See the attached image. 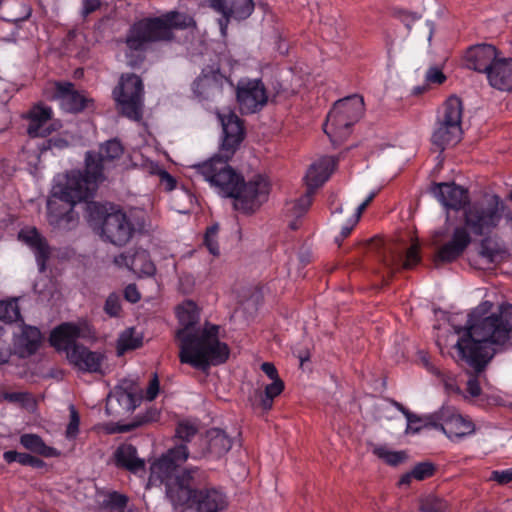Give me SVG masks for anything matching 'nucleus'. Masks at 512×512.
I'll return each mask as SVG.
<instances>
[{"label": "nucleus", "mask_w": 512, "mask_h": 512, "mask_svg": "<svg viewBox=\"0 0 512 512\" xmlns=\"http://www.w3.org/2000/svg\"><path fill=\"white\" fill-rule=\"evenodd\" d=\"M222 125V142L219 152L209 160L195 165L196 171L224 197L234 199V208L244 214H252L268 199L270 184L258 174L247 182L237 173L229 161L245 137L243 121L234 113H218Z\"/></svg>", "instance_id": "obj_1"}, {"label": "nucleus", "mask_w": 512, "mask_h": 512, "mask_svg": "<svg viewBox=\"0 0 512 512\" xmlns=\"http://www.w3.org/2000/svg\"><path fill=\"white\" fill-rule=\"evenodd\" d=\"M177 318L181 328L175 333L179 343V360L201 371L225 363L230 355L229 346L219 340V325L206 323L198 326L200 310L191 300L177 307Z\"/></svg>", "instance_id": "obj_2"}, {"label": "nucleus", "mask_w": 512, "mask_h": 512, "mask_svg": "<svg viewBox=\"0 0 512 512\" xmlns=\"http://www.w3.org/2000/svg\"><path fill=\"white\" fill-rule=\"evenodd\" d=\"M475 314L469 315L465 334L459 338L456 347L475 372H482L496 350L491 345H503L512 334V304H502L498 313L474 321Z\"/></svg>", "instance_id": "obj_3"}, {"label": "nucleus", "mask_w": 512, "mask_h": 512, "mask_svg": "<svg viewBox=\"0 0 512 512\" xmlns=\"http://www.w3.org/2000/svg\"><path fill=\"white\" fill-rule=\"evenodd\" d=\"M94 192L81 170L68 172L64 183H57L52 188V197L47 202L49 224L60 230L73 229L79 220L74 211L75 204L89 200Z\"/></svg>", "instance_id": "obj_4"}, {"label": "nucleus", "mask_w": 512, "mask_h": 512, "mask_svg": "<svg viewBox=\"0 0 512 512\" xmlns=\"http://www.w3.org/2000/svg\"><path fill=\"white\" fill-rule=\"evenodd\" d=\"M194 24L193 18L177 11H171L159 17H146L133 23L126 35L125 43L131 52H138L136 59L127 54L132 67L139 66L144 56L142 53L150 43L170 40L173 29H185Z\"/></svg>", "instance_id": "obj_5"}, {"label": "nucleus", "mask_w": 512, "mask_h": 512, "mask_svg": "<svg viewBox=\"0 0 512 512\" xmlns=\"http://www.w3.org/2000/svg\"><path fill=\"white\" fill-rule=\"evenodd\" d=\"M204 473L196 476L193 483L175 479L168 484V499L174 506H187L194 512H223L228 507V497L214 486L201 487Z\"/></svg>", "instance_id": "obj_6"}, {"label": "nucleus", "mask_w": 512, "mask_h": 512, "mask_svg": "<svg viewBox=\"0 0 512 512\" xmlns=\"http://www.w3.org/2000/svg\"><path fill=\"white\" fill-rule=\"evenodd\" d=\"M502 216L512 222V196L504 205L499 196L494 195L482 202L469 205L464 211L465 228L476 236H483L497 227Z\"/></svg>", "instance_id": "obj_7"}, {"label": "nucleus", "mask_w": 512, "mask_h": 512, "mask_svg": "<svg viewBox=\"0 0 512 512\" xmlns=\"http://www.w3.org/2000/svg\"><path fill=\"white\" fill-rule=\"evenodd\" d=\"M364 100L360 95H352L336 101L329 111L323 126L325 134L332 142L349 136L351 127L361 118Z\"/></svg>", "instance_id": "obj_8"}, {"label": "nucleus", "mask_w": 512, "mask_h": 512, "mask_svg": "<svg viewBox=\"0 0 512 512\" xmlns=\"http://www.w3.org/2000/svg\"><path fill=\"white\" fill-rule=\"evenodd\" d=\"M463 102L456 95L449 96L442 105L431 141L440 150L453 146L461 138Z\"/></svg>", "instance_id": "obj_9"}, {"label": "nucleus", "mask_w": 512, "mask_h": 512, "mask_svg": "<svg viewBox=\"0 0 512 512\" xmlns=\"http://www.w3.org/2000/svg\"><path fill=\"white\" fill-rule=\"evenodd\" d=\"M189 456L188 448L185 444H179L169 449L160 458L151 465V477L160 480L165 485L166 496L168 497V484L175 479L185 480L191 483L196 476L203 474L199 468L184 469L181 473H176L177 468L187 460Z\"/></svg>", "instance_id": "obj_10"}, {"label": "nucleus", "mask_w": 512, "mask_h": 512, "mask_svg": "<svg viewBox=\"0 0 512 512\" xmlns=\"http://www.w3.org/2000/svg\"><path fill=\"white\" fill-rule=\"evenodd\" d=\"M112 94L121 115L136 122L142 119L144 85L138 75L123 74Z\"/></svg>", "instance_id": "obj_11"}, {"label": "nucleus", "mask_w": 512, "mask_h": 512, "mask_svg": "<svg viewBox=\"0 0 512 512\" xmlns=\"http://www.w3.org/2000/svg\"><path fill=\"white\" fill-rule=\"evenodd\" d=\"M123 154V147L117 139L108 140L99 147V151H87L83 178L96 190L97 184L104 179L103 172L109 169L116 159Z\"/></svg>", "instance_id": "obj_12"}, {"label": "nucleus", "mask_w": 512, "mask_h": 512, "mask_svg": "<svg viewBox=\"0 0 512 512\" xmlns=\"http://www.w3.org/2000/svg\"><path fill=\"white\" fill-rule=\"evenodd\" d=\"M425 426L442 431L449 439H462L475 432L474 423L459 414L453 407L425 415Z\"/></svg>", "instance_id": "obj_13"}, {"label": "nucleus", "mask_w": 512, "mask_h": 512, "mask_svg": "<svg viewBox=\"0 0 512 512\" xmlns=\"http://www.w3.org/2000/svg\"><path fill=\"white\" fill-rule=\"evenodd\" d=\"M225 83L232 85L229 78L221 73L219 66L208 65L194 80L192 90L199 102H215L222 96Z\"/></svg>", "instance_id": "obj_14"}, {"label": "nucleus", "mask_w": 512, "mask_h": 512, "mask_svg": "<svg viewBox=\"0 0 512 512\" xmlns=\"http://www.w3.org/2000/svg\"><path fill=\"white\" fill-rule=\"evenodd\" d=\"M236 99L242 114H252L261 110L268 101L262 80L241 78L236 87Z\"/></svg>", "instance_id": "obj_15"}, {"label": "nucleus", "mask_w": 512, "mask_h": 512, "mask_svg": "<svg viewBox=\"0 0 512 512\" xmlns=\"http://www.w3.org/2000/svg\"><path fill=\"white\" fill-rule=\"evenodd\" d=\"M27 134L31 138H45L62 128L59 120L53 118L51 107L36 104L27 113Z\"/></svg>", "instance_id": "obj_16"}, {"label": "nucleus", "mask_w": 512, "mask_h": 512, "mask_svg": "<svg viewBox=\"0 0 512 512\" xmlns=\"http://www.w3.org/2000/svg\"><path fill=\"white\" fill-rule=\"evenodd\" d=\"M209 6L222 15L218 20L221 35L226 36L231 19L245 20L254 11L253 0H207Z\"/></svg>", "instance_id": "obj_17"}, {"label": "nucleus", "mask_w": 512, "mask_h": 512, "mask_svg": "<svg viewBox=\"0 0 512 512\" xmlns=\"http://www.w3.org/2000/svg\"><path fill=\"white\" fill-rule=\"evenodd\" d=\"M134 231V225L121 210L113 211L104 217L102 235L116 246L125 245Z\"/></svg>", "instance_id": "obj_18"}, {"label": "nucleus", "mask_w": 512, "mask_h": 512, "mask_svg": "<svg viewBox=\"0 0 512 512\" xmlns=\"http://www.w3.org/2000/svg\"><path fill=\"white\" fill-rule=\"evenodd\" d=\"M142 396L136 389L129 385L116 386L108 395L106 400V412L110 416H121L133 412L141 403Z\"/></svg>", "instance_id": "obj_19"}, {"label": "nucleus", "mask_w": 512, "mask_h": 512, "mask_svg": "<svg viewBox=\"0 0 512 512\" xmlns=\"http://www.w3.org/2000/svg\"><path fill=\"white\" fill-rule=\"evenodd\" d=\"M55 95L61 108L73 114L84 111L89 103L93 102L91 98L76 90L75 85L71 82H57Z\"/></svg>", "instance_id": "obj_20"}, {"label": "nucleus", "mask_w": 512, "mask_h": 512, "mask_svg": "<svg viewBox=\"0 0 512 512\" xmlns=\"http://www.w3.org/2000/svg\"><path fill=\"white\" fill-rule=\"evenodd\" d=\"M18 239L26 244L35 254L40 272L46 270V263L50 259L51 249L44 236L35 227H26L19 231Z\"/></svg>", "instance_id": "obj_21"}, {"label": "nucleus", "mask_w": 512, "mask_h": 512, "mask_svg": "<svg viewBox=\"0 0 512 512\" xmlns=\"http://www.w3.org/2000/svg\"><path fill=\"white\" fill-rule=\"evenodd\" d=\"M498 59V50L491 44H479L470 47L465 55L466 66L474 71L488 75Z\"/></svg>", "instance_id": "obj_22"}, {"label": "nucleus", "mask_w": 512, "mask_h": 512, "mask_svg": "<svg viewBox=\"0 0 512 512\" xmlns=\"http://www.w3.org/2000/svg\"><path fill=\"white\" fill-rule=\"evenodd\" d=\"M105 356L98 351H91L84 345L75 346L68 351V360L80 371L102 373Z\"/></svg>", "instance_id": "obj_23"}, {"label": "nucleus", "mask_w": 512, "mask_h": 512, "mask_svg": "<svg viewBox=\"0 0 512 512\" xmlns=\"http://www.w3.org/2000/svg\"><path fill=\"white\" fill-rule=\"evenodd\" d=\"M432 191L439 202L447 209L458 211L469 203L467 190L455 183L435 184Z\"/></svg>", "instance_id": "obj_24"}, {"label": "nucleus", "mask_w": 512, "mask_h": 512, "mask_svg": "<svg viewBox=\"0 0 512 512\" xmlns=\"http://www.w3.org/2000/svg\"><path fill=\"white\" fill-rule=\"evenodd\" d=\"M471 243L467 229L458 226L454 229L451 239L437 251L436 257L442 262H452L458 259Z\"/></svg>", "instance_id": "obj_25"}, {"label": "nucleus", "mask_w": 512, "mask_h": 512, "mask_svg": "<svg viewBox=\"0 0 512 512\" xmlns=\"http://www.w3.org/2000/svg\"><path fill=\"white\" fill-rule=\"evenodd\" d=\"M80 336L81 329L77 324L64 322L51 331L49 343L57 351H65L68 355V351L73 349V347L81 345L77 343V339Z\"/></svg>", "instance_id": "obj_26"}, {"label": "nucleus", "mask_w": 512, "mask_h": 512, "mask_svg": "<svg viewBox=\"0 0 512 512\" xmlns=\"http://www.w3.org/2000/svg\"><path fill=\"white\" fill-rule=\"evenodd\" d=\"M113 462L117 468L133 474L145 472V461L138 456L137 448L130 443H122L116 448Z\"/></svg>", "instance_id": "obj_27"}, {"label": "nucleus", "mask_w": 512, "mask_h": 512, "mask_svg": "<svg viewBox=\"0 0 512 512\" xmlns=\"http://www.w3.org/2000/svg\"><path fill=\"white\" fill-rule=\"evenodd\" d=\"M335 166V161L331 157H323L312 163L305 175L307 189L314 193L330 177Z\"/></svg>", "instance_id": "obj_28"}, {"label": "nucleus", "mask_w": 512, "mask_h": 512, "mask_svg": "<svg viewBox=\"0 0 512 512\" xmlns=\"http://www.w3.org/2000/svg\"><path fill=\"white\" fill-rule=\"evenodd\" d=\"M489 84L502 91L512 90V58H499L488 72Z\"/></svg>", "instance_id": "obj_29"}, {"label": "nucleus", "mask_w": 512, "mask_h": 512, "mask_svg": "<svg viewBox=\"0 0 512 512\" xmlns=\"http://www.w3.org/2000/svg\"><path fill=\"white\" fill-rule=\"evenodd\" d=\"M115 263L145 276H152L156 271L146 250H137L133 255L121 254L115 258Z\"/></svg>", "instance_id": "obj_30"}, {"label": "nucleus", "mask_w": 512, "mask_h": 512, "mask_svg": "<svg viewBox=\"0 0 512 512\" xmlns=\"http://www.w3.org/2000/svg\"><path fill=\"white\" fill-rule=\"evenodd\" d=\"M231 447L232 440L225 431L219 428H212L207 431V448L209 453L220 457L226 454Z\"/></svg>", "instance_id": "obj_31"}, {"label": "nucleus", "mask_w": 512, "mask_h": 512, "mask_svg": "<svg viewBox=\"0 0 512 512\" xmlns=\"http://www.w3.org/2000/svg\"><path fill=\"white\" fill-rule=\"evenodd\" d=\"M42 340V335L37 327L23 325L22 333L19 338V344L25 351L32 355L39 349Z\"/></svg>", "instance_id": "obj_32"}, {"label": "nucleus", "mask_w": 512, "mask_h": 512, "mask_svg": "<svg viewBox=\"0 0 512 512\" xmlns=\"http://www.w3.org/2000/svg\"><path fill=\"white\" fill-rule=\"evenodd\" d=\"M21 445L27 450L45 456L51 457L56 455L54 448L47 446L42 438L36 434H23L20 437Z\"/></svg>", "instance_id": "obj_33"}, {"label": "nucleus", "mask_w": 512, "mask_h": 512, "mask_svg": "<svg viewBox=\"0 0 512 512\" xmlns=\"http://www.w3.org/2000/svg\"><path fill=\"white\" fill-rule=\"evenodd\" d=\"M69 141L63 134L49 135L42 138V141L37 144L39 155H45L47 152L56 155L57 153L68 148Z\"/></svg>", "instance_id": "obj_34"}, {"label": "nucleus", "mask_w": 512, "mask_h": 512, "mask_svg": "<svg viewBox=\"0 0 512 512\" xmlns=\"http://www.w3.org/2000/svg\"><path fill=\"white\" fill-rule=\"evenodd\" d=\"M284 388L285 385L281 379H274L272 383L265 387L264 393L260 394L259 401V406L264 412L272 409L274 399L283 392Z\"/></svg>", "instance_id": "obj_35"}, {"label": "nucleus", "mask_w": 512, "mask_h": 512, "mask_svg": "<svg viewBox=\"0 0 512 512\" xmlns=\"http://www.w3.org/2000/svg\"><path fill=\"white\" fill-rule=\"evenodd\" d=\"M0 321L5 323L23 322L17 299L0 301Z\"/></svg>", "instance_id": "obj_36"}, {"label": "nucleus", "mask_w": 512, "mask_h": 512, "mask_svg": "<svg viewBox=\"0 0 512 512\" xmlns=\"http://www.w3.org/2000/svg\"><path fill=\"white\" fill-rule=\"evenodd\" d=\"M393 407H395L399 412H401L407 420L406 434H417L421 431V427H414V423H420L425 421V415L419 416L413 412H411L408 408H406L402 403L392 399L390 401Z\"/></svg>", "instance_id": "obj_37"}, {"label": "nucleus", "mask_w": 512, "mask_h": 512, "mask_svg": "<svg viewBox=\"0 0 512 512\" xmlns=\"http://www.w3.org/2000/svg\"><path fill=\"white\" fill-rule=\"evenodd\" d=\"M373 453L390 466H397L407 458L404 451H391L383 445L375 446L373 448Z\"/></svg>", "instance_id": "obj_38"}, {"label": "nucleus", "mask_w": 512, "mask_h": 512, "mask_svg": "<svg viewBox=\"0 0 512 512\" xmlns=\"http://www.w3.org/2000/svg\"><path fill=\"white\" fill-rule=\"evenodd\" d=\"M142 346V337L135 335L134 329L130 328L123 332L119 338L118 348L121 351L135 350Z\"/></svg>", "instance_id": "obj_39"}, {"label": "nucleus", "mask_w": 512, "mask_h": 512, "mask_svg": "<svg viewBox=\"0 0 512 512\" xmlns=\"http://www.w3.org/2000/svg\"><path fill=\"white\" fill-rule=\"evenodd\" d=\"M127 503V496L116 491L108 493L103 500L104 506L111 511H123L126 508Z\"/></svg>", "instance_id": "obj_40"}, {"label": "nucleus", "mask_w": 512, "mask_h": 512, "mask_svg": "<svg viewBox=\"0 0 512 512\" xmlns=\"http://www.w3.org/2000/svg\"><path fill=\"white\" fill-rule=\"evenodd\" d=\"M87 202V212H88V220L92 225L103 226L104 217L109 214L105 208V206L101 205L97 202Z\"/></svg>", "instance_id": "obj_41"}, {"label": "nucleus", "mask_w": 512, "mask_h": 512, "mask_svg": "<svg viewBox=\"0 0 512 512\" xmlns=\"http://www.w3.org/2000/svg\"><path fill=\"white\" fill-rule=\"evenodd\" d=\"M218 230L219 226L217 224H214L207 228L204 235V245L207 247L208 251L214 256H218L220 254L219 245L217 242Z\"/></svg>", "instance_id": "obj_42"}, {"label": "nucleus", "mask_w": 512, "mask_h": 512, "mask_svg": "<svg viewBox=\"0 0 512 512\" xmlns=\"http://www.w3.org/2000/svg\"><path fill=\"white\" fill-rule=\"evenodd\" d=\"M421 262L420 248L417 244L411 245L404 258L401 259V267L403 269H413Z\"/></svg>", "instance_id": "obj_43"}, {"label": "nucleus", "mask_w": 512, "mask_h": 512, "mask_svg": "<svg viewBox=\"0 0 512 512\" xmlns=\"http://www.w3.org/2000/svg\"><path fill=\"white\" fill-rule=\"evenodd\" d=\"M104 312L110 317H119L122 312L121 297L117 293H111L104 304Z\"/></svg>", "instance_id": "obj_44"}, {"label": "nucleus", "mask_w": 512, "mask_h": 512, "mask_svg": "<svg viewBox=\"0 0 512 512\" xmlns=\"http://www.w3.org/2000/svg\"><path fill=\"white\" fill-rule=\"evenodd\" d=\"M196 434L197 428L188 422H180L175 430V437L182 441V444L190 442Z\"/></svg>", "instance_id": "obj_45"}, {"label": "nucleus", "mask_w": 512, "mask_h": 512, "mask_svg": "<svg viewBox=\"0 0 512 512\" xmlns=\"http://www.w3.org/2000/svg\"><path fill=\"white\" fill-rule=\"evenodd\" d=\"M411 472L414 479L422 481L434 475L435 466L431 462H420L413 467Z\"/></svg>", "instance_id": "obj_46"}, {"label": "nucleus", "mask_w": 512, "mask_h": 512, "mask_svg": "<svg viewBox=\"0 0 512 512\" xmlns=\"http://www.w3.org/2000/svg\"><path fill=\"white\" fill-rule=\"evenodd\" d=\"M70 420L66 428V438L75 439L79 433L80 415L74 405L69 406Z\"/></svg>", "instance_id": "obj_47"}, {"label": "nucleus", "mask_w": 512, "mask_h": 512, "mask_svg": "<svg viewBox=\"0 0 512 512\" xmlns=\"http://www.w3.org/2000/svg\"><path fill=\"white\" fill-rule=\"evenodd\" d=\"M446 79V75L438 66L429 67L425 73V81L428 85H441Z\"/></svg>", "instance_id": "obj_48"}, {"label": "nucleus", "mask_w": 512, "mask_h": 512, "mask_svg": "<svg viewBox=\"0 0 512 512\" xmlns=\"http://www.w3.org/2000/svg\"><path fill=\"white\" fill-rule=\"evenodd\" d=\"M3 397L10 403H19L22 406H26L32 401L31 394L27 392H5Z\"/></svg>", "instance_id": "obj_49"}, {"label": "nucleus", "mask_w": 512, "mask_h": 512, "mask_svg": "<svg viewBox=\"0 0 512 512\" xmlns=\"http://www.w3.org/2000/svg\"><path fill=\"white\" fill-rule=\"evenodd\" d=\"M313 194L311 190L307 189L305 195L301 196L294 204V208L298 215H302L308 211L310 206L312 205Z\"/></svg>", "instance_id": "obj_50"}, {"label": "nucleus", "mask_w": 512, "mask_h": 512, "mask_svg": "<svg viewBox=\"0 0 512 512\" xmlns=\"http://www.w3.org/2000/svg\"><path fill=\"white\" fill-rule=\"evenodd\" d=\"M158 412L156 410H148L143 416L137 417L131 424L127 425L125 431H130L136 427H139L145 423L155 421L157 419Z\"/></svg>", "instance_id": "obj_51"}, {"label": "nucleus", "mask_w": 512, "mask_h": 512, "mask_svg": "<svg viewBox=\"0 0 512 512\" xmlns=\"http://www.w3.org/2000/svg\"><path fill=\"white\" fill-rule=\"evenodd\" d=\"M18 463L23 466H29L32 468H42L45 465L42 459L32 456L31 454L22 452H20Z\"/></svg>", "instance_id": "obj_52"}, {"label": "nucleus", "mask_w": 512, "mask_h": 512, "mask_svg": "<svg viewBox=\"0 0 512 512\" xmlns=\"http://www.w3.org/2000/svg\"><path fill=\"white\" fill-rule=\"evenodd\" d=\"M491 480L497 482L500 485H506L512 482V468L505 470H494L491 473Z\"/></svg>", "instance_id": "obj_53"}, {"label": "nucleus", "mask_w": 512, "mask_h": 512, "mask_svg": "<svg viewBox=\"0 0 512 512\" xmlns=\"http://www.w3.org/2000/svg\"><path fill=\"white\" fill-rule=\"evenodd\" d=\"M160 391V382L158 375L156 373L153 374L152 378L149 381L148 387L146 388L145 398L148 401H153L159 394Z\"/></svg>", "instance_id": "obj_54"}, {"label": "nucleus", "mask_w": 512, "mask_h": 512, "mask_svg": "<svg viewBox=\"0 0 512 512\" xmlns=\"http://www.w3.org/2000/svg\"><path fill=\"white\" fill-rule=\"evenodd\" d=\"M124 297L130 303H136L140 300L141 295L135 284H129L124 289Z\"/></svg>", "instance_id": "obj_55"}, {"label": "nucleus", "mask_w": 512, "mask_h": 512, "mask_svg": "<svg viewBox=\"0 0 512 512\" xmlns=\"http://www.w3.org/2000/svg\"><path fill=\"white\" fill-rule=\"evenodd\" d=\"M101 6V0H83L82 16L85 18L98 10Z\"/></svg>", "instance_id": "obj_56"}, {"label": "nucleus", "mask_w": 512, "mask_h": 512, "mask_svg": "<svg viewBox=\"0 0 512 512\" xmlns=\"http://www.w3.org/2000/svg\"><path fill=\"white\" fill-rule=\"evenodd\" d=\"M355 225L356 223H354V220L351 219L349 224L344 225L341 228L339 235L335 237V241L338 243V245H341V242L351 234Z\"/></svg>", "instance_id": "obj_57"}, {"label": "nucleus", "mask_w": 512, "mask_h": 512, "mask_svg": "<svg viewBox=\"0 0 512 512\" xmlns=\"http://www.w3.org/2000/svg\"><path fill=\"white\" fill-rule=\"evenodd\" d=\"M261 370L267 375L268 378H270L272 381H274V379H280L279 378V375H278V371L276 369V367L274 366V364L270 363V362H264L262 365H261Z\"/></svg>", "instance_id": "obj_58"}, {"label": "nucleus", "mask_w": 512, "mask_h": 512, "mask_svg": "<svg viewBox=\"0 0 512 512\" xmlns=\"http://www.w3.org/2000/svg\"><path fill=\"white\" fill-rule=\"evenodd\" d=\"M161 183L165 186L166 190H173L176 186V180L167 171H162L160 174Z\"/></svg>", "instance_id": "obj_59"}, {"label": "nucleus", "mask_w": 512, "mask_h": 512, "mask_svg": "<svg viewBox=\"0 0 512 512\" xmlns=\"http://www.w3.org/2000/svg\"><path fill=\"white\" fill-rule=\"evenodd\" d=\"M480 254L482 257L486 258L491 263L495 261L496 253L494 249L487 246L485 242H482L481 244Z\"/></svg>", "instance_id": "obj_60"}, {"label": "nucleus", "mask_w": 512, "mask_h": 512, "mask_svg": "<svg viewBox=\"0 0 512 512\" xmlns=\"http://www.w3.org/2000/svg\"><path fill=\"white\" fill-rule=\"evenodd\" d=\"M20 456V452H17L15 450H8L3 453V459L8 464H11L13 462H18Z\"/></svg>", "instance_id": "obj_61"}, {"label": "nucleus", "mask_w": 512, "mask_h": 512, "mask_svg": "<svg viewBox=\"0 0 512 512\" xmlns=\"http://www.w3.org/2000/svg\"><path fill=\"white\" fill-rule=\"evenodd\" d=\"M468 392L472 395V396H479L480 393H481V388L479 386V384L477 383L476 380H469L468 381Z\"/></svg>", "instance_id": "obj_62"}, {"label": "nucleus", "mask_w": 512, "mask_h": 512, "mask_svg": "<svg viewBox=\"0 0 512 512\" xmlns=\"http://www.w3.org/2000/svg\"><path fill=\"white\" fill-rule=\"evenodd\" d=\"M413 475H412V472H408L404 475L401 476V478L399 479V482L398 484L400 486H408L410 483H411V480L413 479Z\"/></svg>", "instance_id": "obj_63"}, {"label": "nucleus", "mask_w": 512, "mask_h": 512, "mask_svg": "<svg viewBox=\"0 0 512 512\" xmlns=\"http://www.w3.org/2000/svg\"><path fill=\"white\" fill-rule=\"evenodd\" d=\"M367 203H364L362 202L356 209V212L354 214V223H357L362 215V213L365 211V209L367 208Z\"/></svg>", "instance_id": "obj_64"}]
</instances>
